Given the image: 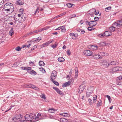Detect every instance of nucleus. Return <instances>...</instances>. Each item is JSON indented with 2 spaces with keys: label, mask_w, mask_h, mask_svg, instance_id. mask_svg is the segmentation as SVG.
Masks as SVG:
<instances>
[{
  "label": "nucleus",
  "mask_w": 122,
  "mask_h": 122,
  "mask_svg": "<svg viewBox=\"0 0 122 122\" xmlns=\"http://www.w3.org/2000/svg\"><path fill=\"white\" fill-rule=\"evenodd\" d=\"M93 58L96 59H99L100 57V55L98 54H95L93 56Z\"/></svg>",
  "instance_id": "16"
},
{
  "label": "nucleus",
  "mask_w": 122,
  "mask_h": 122,
  "mask_svg": "<svg viewBox=\"0 0 122 122\" xmlns=\"http://www.w3.org/2000/svg\"><path fill=\"white\" fill-rule=\"evenodd\" d=\"M61 16L60 15V14L59 15H57V16H56V17H55L53 19H57V18H58L59 17H60Z\"/></svg>",
  "instance_id": "60"
},
{
  "label": "nucleus",
  "mask_w": 122,
  "mask_h": 122,
  "mask_svg": "<svg viewBox=\"0 0 122 122\" xmlns=\"http://www.w3.org/2000/svg\"><path fill=\"white\" fill-rule=\"evenodd\" d=\"M73 5V4H72L71 3H68L67 4V6L68 7L70 8L71 7H72V5Z\"/></svg>",
  "instance_id": "41"
},
{
  "label": "nucleus",
  "mask_w": 122,
  "mask_h": 122,
  "mask_svg": "<svg viewBox=\"0 0 122 122\" xmlns=\"http://www.w3.org/2000/svg\"><path fill=\"white\" fill-rule=\"evenodd\" d=\"M104 36V34H101L99 35V36L100 37H103V36Z\"/></svg>",
  "instance_id": "62"
},
{
  "label": "nucleus",
  "mask_w": 122,
  "mask_h": 122,
  "mask_svg": "<svg viewBox=\"0 0 122 122\" xmlns=\"http://www.w3.org/2000/svg\"><path fill=\"white\" fill-rule=\"evenodd\" d=\"M57 110L53 108L50 109L48 110L49 112L50 113H54Z\"/></svg>",
  "instance_id": "18"
},
{
  "label": "nucleus",
  "mask_w": 122,
  "mask_h": 122,
  "mask_svg": "<svg viewBox=\"0 0 122 122\" xmlns=\"http://www.w3.org/2000/svg\"><path fill=\"white\" fill-rule=\"evenodd\" d=\"M41 115H42L38 113L37 114L36 117H35L36 114L34 113H32L26 114L25 116V117L26 121H31L32 119H33L38 120L41 119L40 118L41 117Z\"/></svg>",
  "instance_id": "1"
},
{
  "label": "nucleus",
  "mask_w": 122,
  "mask_h": 122,
  "mask_svg": "<svg viewBox=\"0 0 122 122\" xmlns=\"http://www.w3.org/2000/svg\"><path fill=\"white\" fill-rule=\"evenodd\" d=\"M75 70L76 71L75 72V77L77 78L78 76V71L77 67L75 68Z\"/></svg>",
  "instance_id": "25"
},
{
  "label": "nucleus",
  "mask_w": 122,
  "mask_h": 122,
  "mask_svg": "<svg viewBox=\"0 0 122 122\" xmlns=\"http://www.w3.org/2000/svg\"><path fill=\"white\" fill-rule=\"evenodd\" d=\"M110 65H115L117 64L118 62L117 61H112L109 62Z\"/></svg>",
  "instance_id": "11"
},
{
  "label": "nucleus",
  "mask_w": 122,
  "mask_h": 122,
  "mask_svg": "<svg viewBox=\"0 0 122 122\" xmlns=\"http://www.w3.org/2000/svg\"><path fill=\"white\" fill-rule=\"evenodd\" d=\"M28 87L32 88L36 90H38L39 88L35 86L32 84H30L28 86Z\"/></svg>",
  "instance_id": "12"
},
{
  "label": "nucleus",
  "mask_w": 122,
  "mask_h": 122,
  "mask_svg": "<svg viewBox=\"0 0 122 122\" xmlns=\"http://www.w3.org/2000/svg\"><path fill=\"white\" fill-rule=\"evenodd\" d=\"M29 71V73L33 75H35L36 74V73L35 71L32 70H31V69Z\"/></svg>",
  "instance_id": "14"
},
{
  "label": "nucleus",
  "mask_w": 122,
  "mask_h": 122,
  "mask_svg": "<svg viewBox=\"0 0 122 122\" xmlns=\"http://www.w3.org/2000/svg\"><path fill=\"white\" fill-rule=\"evenodd\" d=\"M24 10L23 9H21L20 10L19 12L20 14H23Z\"/></svg>",
  "instance_id": "47"
},
{
  "label": "nucleus",
  "mask_w": 122,
  "mask_h": 122,
  "mask_svg": "<svg viewBox=\"0 0 122 122\" xmlns=\"http://www.w3.org/2000/svg\"><path fill=\"white\" fill-rule=\"evenodd\" d=\"M101 54L102 55V56H107V53H105L104 52H101Z\"/></svg>",
  "instance_id": "40"
},
{
  "label": "nucleus",
  "mask_w": 122,
  "mask_h": 122,
  "mask_svg": "<svg viewBox=\"0 0 122 122\" xmlns=\"http://www.w3.org/2000/svg\"><path fill=\"white\" fill-rule=\"evenodd\" d=\"M31 69V68L30 67H24V70H29Z\"/></svg>",
  "instance_id": "39"
},
{
  "label": "nucleus",
  "mask_w": 122,
  "mask_h": 122,
  "mask_svg": "<svg viewBox=\"0 0 122 122\" xmlns=\"http://www.w3.org/2000/svg\"><path fill=\"white\" fill-rule=\"evenodd\" d=\"M102 104V102L101 100L100 99L98 101L97 104V106L99 107V106L101 105Z\"/></svg>",
  "instance_id": "29"
},
{
  "label": "nucleus",
  "mask_w": 122,
  "mask_h": 122,
  "mask_svg": "<svg viewBox=\"0 0 122 122\" xmlns=\"http://www.w3.org/2000/svg\"><path fill=\"white\" fill-rule=\"evenodd\" d=\"M115 28H116L115 26V27L112 26L110 27L109 29V30H110L109 31L111 32H113L115 30Z\"/></svg>",
  "instance_id": "13"
},
{
  "label": "nucleus",
  "mask_w": 122,
  "mask_h": 122,
  "mask_svg": "<svg viewBox=\"0 0 122 122\" xmlns=\"http://www.w3.org/2000/svg\"><path fill=\"white\" fill-rule=\"evenodd\" d=\"M102 45L104 46H107V44H106L105 42H102L101 43Z\"/></svg>",
  "instance_id": "57"
},
{
  "label": "nucleus",
  "mask_w": 122,
  "mask_h": 122,
  "mask_svg": "<svg viewBox=\"0 0 122 122\" xmlns=\"http://www.w3.org/2000/svg\"><path fill=\"white\" fill-rule=\"evenodd\" d=\"M92 10L93 11H94V12H95V14L96 15L98 14L99 13V12L98 11L97 12H96V10L95 9H92V10H91L90 11H92Z\"/></svg>",
  "instance_id": "34"
},
{
  "label": "nucleus",
  "mask_w": 122,
  "mask_h": 122,
  "mask_svg": "<svg viewBox=\"0 0 122 122\" xmlns=\"http://www.w3.org/2000/svg\"><path fill=\"white\" fill-rule=\"evenodd\" d=\"M57 45L56 44H55L51 45V46L52 48H55L56 47Z\"/></svg>",
  "instance_id": "45"
},
{
  "label": "nucleus",
  "mask_w": 122,
  "mask_h": 122,
  "mask_svg": "<svg viewBox=\"0 0 122 122\" xmlns=\"http://www.w3.org/2000/svg\"><path fill=\"white\" fill-rule=\"evenodd\" d=\"M102 64L106 67H107L110 66V63L106 60H104L103 61Z\"/></svg>",
  "instance_id": "7"
},
{
  "label": "nucleus",
  "mask_w": 122,
  "mask_h": 122,
  "mask_svg": "<svg viewBox=\"0 0 122 122\" xmlns=\"http://www.w3.org/2000/svg\"><path fill=\"white\" fill-rule=\"evenodd\" d=\"M41 97L43 98L44 99H45L46 98V96L45 94H42L41 95Z\"/></svg>",
  "instance_id": "53"
},
{
  "label": "nucleus",
  "mask_w": 122,
  "mask_h": 122,
  "mask_svg": "<svg viewBox=\"0 0 122 122\" xmlns=\"http://www.w3.org/2000/svg\"><path fill=\"white\" fill-rule=\"evenodd\" d=\"M111 7L110 6L108 7H107L105 9V10L106 12H109V10L111 9Z\"/></svg>",
  "instance_id": "33"
},
{
  "label": "nucleus",
  "mask_w": 122,
  "mask_h": 122,
  "mask_svg": "<svg viewBox=\"0 0 122 122\" xmlns=\"http://www.w3.org/2000/svg\"><path fill=\"white\" fill-rule=\"evenodd\" d=\"M15 49L18 51H19L21 50V48L19 46H18L15 48Z\"/></svg>",
  "instance_id": "43"
},
{
  "label": "nucleus",
  "mask_w": 122,
  "mask_h": 122,
  "mask_svg": "<svg viewBox=\"0 0 122 122\" xmlns=\"http://www.w3.org/2000/svg\"><path fill=\"white\" fill-rule=\"evenodd\" d=\"M60 122H67V120L65 118H62L60 119Z\"/></svg>",
  "instance_id": "27"
},
{
  "label": "nucleus",
  "mask_w": 122,
  "mask_h": 122,
  "mask_svg": "<svg viewBox=\"0 0 122 122\" xmlns=\"http://www.w3.org/2000/svg\"><path fill=\"white\" fill-rule=\"evenodd\" d=\"M110 71L111 73H113L115 72L119 73V72L122 71V68L120 67H114L112 69L110 70Z\"/></svg>",
  "instance_id": "2"
},
{
  "label": "nucleus",
  "mask_w": 122,
  "mask_h": 122,
  "mask_svg": "<svg viewBox=\"0 0 122 122\" xmlns=\"http://www.w3.org/2000/svg\"><path fill=\"white\" fill-rule=\"evenodd\" d=\"M5 11H7L8 12H9V13H10V11H11V10H10V9H9L7 8H5H5L4 9Z\"/></svg>",
  "instance_id": "42"
},
{
  "label": "nucleus",
  "mask_w": 122,
  "mask_h": 122,
  "mask_svg": "<svg viewBox=\"0 0 122 122\" xmlns=\"http://www.w3.org/2000/svg\"><path fill=\"white\" fill-rule=\"evenodd\" d=\"M16 3L18 5H21L24 4V3L21 0H18L16 1Z\"/></svg>",
  "instance_id": "24"
},
{
  "label": "nucleus",
  "mask_w": 122,
  "mask_h": 122,
  "mask_svg": "<svg viewBox=\"0 0 122 122\" xmlns=\"http://www.w3.org/2000/svg\"><path fill=\"white\" fill-rule=\"evenodd\" d=\"M21 21L22 22L24 21L25 19V17H21Z\"/></svg>",
  "instance_id": "59"
},
{
  "label": "nucleus",
  "mask_w": 122,
  "mask_h": 122,
  "mask_svg": "<svg viewBox=\"0 0 122 122\" xmlns=\"http://www.w3.org/2000/svg\"><path fill=\"white\" fill-rule=\"evenodd\" d=\"M117 78L119 80H121L122 79V76H119L117 77Z\"/></svg>",
  "instance_id": "61"
},
{
  "label": "nucleus",
  "mask_w": 122,
  "mask_h": 122,
  "mask_svg": "<svg viewBox=\"0 0 122 122\" xmlns=\"http://www.w3.org/2000/svg\"><path fill=\"white\" fill-rule=\"evenodd\" d=\"M93 26L88 27L87 28L88 30L89 31H91L92 30H94V29H93Z\"/></svg>",
  "instance_id": "36"
},
{
  "label": "nucleus",
  "mask_w": 122,
  "mask_h": 122,
  "mask_svg": "<svg viewBox=\"0 0 122 122\" xmlns=\"http://www.w3.org/2000/svg\"><path fill=\"white\" fill-rule=\"evenodd\" d=\"M91 49L93 50H96L97 49V46L95 45L94 46L92 45L91 46Z\"/></svg>",
  "instance_id": "26"
},
{
  "label": "nucleus",
  "mask_w": 122,
  "mask_h": 122,
  "mask_svg": "<svg viewBox=\"0 0 122 122\" xmlns=\"http://www.w3.org/2000/svg\"><path fill=\"white\" fill-rule=\"evenodd\" d=\"M50 27L49 26H46L45 27L43 28L40 30V32L41 31L45 30H46L48 28H49Z\"/></svg>",
  "instance_id": "31"
},
{
  "label": "nucleus",
  "mask_w": 122,
  "mask_h": 122,
  "mask_svg": "<svg viewBox=\"0 0 122 122\" xmlns=\"http://www.w3.org/2000/svg\"><path fill=\"white\" fill-rule=\"evenodd\" d=\"M93 90L92 87H89L87 89V92H90V93H92L93 92Z\"/></svg>",
  "instance_id": "19"
},
{
  "label": "nucleus",
  "mask_w": 122,
  "mask_h": 122,
  "mask_svg": "<svg viewBox=\"0 0 122 122\" xmlns=\"http://www.w3.org/2000/svg\"><path fill=\"white\" fill-rule=\"evenodd\" d=\"M5 7L7 8H8L10 9L11 10V11H13L14 10V7L13 5L11 3H7L5 4Z\"/></svg>",
  "instance_id": "3"
},
{
  "label": "nucleus",
  "mask_w": 122,
  "mask_h": 122,
  "mask_svg": "<svg viewBox=\"0 0 122 122\" xmlns=\"http://www.w3.org/2000/svg\"><path fill=\"white\" fill-rule=\"evenodd\" d=\"M39 8H37V9H36V10L35 11V13L34 14V15H36V13H38L39 12Z\"/></svg>",
  "instance_id": "52"
},
{
  "label": "nucleus",
  "mask_w": 122,
  "mask_h": 122,
  "mask_svg": "<svg viewBox=\"0 0 122 122\" xmlns=\"http://www.w3.org/2000/svg\"><path fill=\"white\" fill-rule=\"evenodd\" d=\"M84 54L85 55L88 56H90L92 54V52L90 50H86L84 51Z\"/></svg>",
  "instance_id": "6"
},
{
  "label": "nucleus",
  "mask_w": 122,
  "mask_h": 122,
  "mask_svg": "<svg viewBox=\"0 0 122 122\" xmlns=\"http://www.w3.org/2000/svg\"><path fill=\"white\" fill-rule=\"evenodd\" d=\"M44 44L45 46H47L49 45L50 44L49 42V41L46 42L45 43H44Z\"/></svg>",
  "instance_id": "51"
},
{
  "label": "nucleus",
  "mask_w": 122,
  "mask_h": 122,
  "mask_svg": "<svg viewBox=\"0 0 122 122\" xmlns=\"http://www.w3.org/2000/svg\"><path fill=\"white\" fill-rule=\"evenodd\" d=\"M57 77L56 72L55 70L53 71L52 72L51 76V79H55Z\"/></svg>",
  "instance_id": "4"
},
{
  "label": "nucleus",
  "mask_w": 122,
  "mask_h": 122,
  "mask_svg": "<svg viewBox=\"0 0 122 122\" xmlns=\"http://www.w3.org/2000/svg\"><path fill=\"white\" fill-rule=\"evenodd\" d=\"M66 53L68 55H69L71 54V53H70V51L69 50H68L67 51Z\"/></svg>",
  "instance_id": "58"
},
{
  "label": "nucleus",
  "mask_w": 122,
  "mask_h": 122,
  "mask_svg": "<svg viewBox=\"0 0 122 122\" xmlns=\"http://www.w3.org/2000/svg\"><path fill=\"white\" fill-rule=\"evenodd\" d=\"M93 21H91L89 22L88 21H86V23H87L86 24H88L89 26H93Z\"/></svg>",
  "instance_id": "17"
},
{
  "label": "nucleus",
  "mask_w": 122,
  "mask_h": 122,
  "mask_svg": "<svg viewBox=\"0 0 122 122\" xmlns=\"http://www.w3.org/2000/svg\"><path fill=\"white\" fill-rule=\"evenodd\" d=\"M91 94V93H90V92H87L86 93V96L87 97H89Z\"/></svg>",
  "instance_id": "56"
},
{
  "label": "nucleus",
  "mask_w": 122,
  "mask_h": 122,
  "mask_svg": "<svg viewBox=\"0 0 122 122\" xmlns=\"http://www.w3.org/2000/svg\"><path fill=\"white\" fill-rule=\"evenodd\" d=\"M4 3L3 0H0V8H1Z\"/></svg>",
  "instance_id": "37"
},
{
  "label": "nucleus",
  "mask_w": 122,
  "mask_h": 122,
  "mask_svg": "<svg viewBox=\"0 0 122 122\" xmlns=\"http://www.w3.org/2000/svg\"><path fill=\"white\" fill-rule=\"evenodd\" d=\"M88 101L90 104V105H91L92 104V100H91L90 99H88Z\"/></svg>",
  "instance_id": "46"
},
{
  "label": "nucleus",
  "mask_w": 122,
  "mask_h": 122,
  "mask_svg": "<svg viewBox=\"0 0 122 122\" xmlns=\"http://www.w3.org/2000/svg\"><path fill=\"white\" fill-rule=\"evenodd\" d=\"M97 96L95 95V97H94L93 98V100L94 103L96 102L97 101Z\"/></svg>",
  "instance_id": "32"
},
{
  "label": "nucleus",
  "mask_w": 122,
  "mask_h": 122,
  "mask_svg": "<svg viewBox=\"0 0 122 122\" xmlns=\"http://www.w3.org/2000/svg\"><path fill=\"white\" fill-rule=\"evenodd\" d=\"M106 97L108 99L109 102L110 103L112 101V99L111 98L110 96L109 95H107L106 96Z\"/></svg>",
  "instance_id": "38"
},
{
  "label": "nucleus",
  "mask_w": 122,
  "mask_h": 122,
  "mask_svg": "<svg viewBox=\"0 0 122 122\" xmlns=\"http://www.w3.org/2000/svg\"><path fill=\"white\" fill-rule=\"evenodd\" d=\"M60 114L65 117H68L70 116L69 114L67 113H63Z\"/></svg>",
  "instance_id": "15"
},
{
  "label": "nucleus",
  "mask_w": 122,
  "mask_h": 122,
  "mask_svg": "<svg viewBox=\"0 0 122 122\" xmlns=\"http://www.w3.org/2000/svg\"><path fill=\"white\" fill-rule=\"evenodd\" d=\"M93 26L94 27L97 24V22L94 21H93Z\"/></svg>",
  "instance_id": "54"
},
{
  "label": "nucleus",
  "mask_w": 122,
  "mask_h": 122,
  "mask_svg": "<svg viewBox=\"0 0 122 122\" xmlns=\"http://www.w3.org/2000/svg\"><path fill=\"white\" fill-rule=\"evenodd\" d=\"M20 118V114H18L15 115L12 118V120L14 121H15L17 120Z\"/></svg>",
  "instance_id": "8"
},
{
  "label": "nucleus",
  "mask_w": 122,
  "mask_h": 122,
  "mask_svg": "<svg viewBox=\"0 0 122 122\" xmlns=\"http://www.w3.org/2000/svg\"><path fill=\"white\" fill-rule=\"evenodd\" d=\"M40 71L41 72L44 73L46 72V71L44 69L42 68H40Z\"/></svg>",
  "instance_id": "44"
},
{
  "label": "nucleus",
  "mask_w": 122,
  "mask_h": 122,
  "mask_svg": "<svg viewBox=\"0 0 122 122\" xmlns=\"http://www.w3.org/2000/svg\"><path fill=\"white\" fill-rule=\"evenodd\" d=\"M41 37H39L37 38H36V40H34V41L35 42H39L40 40H41Z\"/></svg>",
  "instance_id": "30"
},
{
  "label": "nucleus",
  "mask_w": 122,
  "mask_h": 122,
  "mask_svg": "<svg viewBox=\"0 0 122 122\" xmlns=\"http://www.w3.org/2000/svg\"><path fill=\"white\" fill-rule=\"evenodd\" d=\"M61 31L62 32H65L66 30V29L64 26H61Z\"/></svg>",
  "instance_id": "28"
},
{
  "label": "nucleus",
  "mask_w": 122,
  "mask_h": 122,
  "mask_svg": "<svg viewBox=\"0 0 122 122\" xmlns=\"http://www.w3.org/2000/svg\"><path fill=\"white\" fill-rule=\"evenodd\" d=\"M99 18L97 17H95L94 18V19L95 21H97L98 20Z\"/></svg>",
  "instance_id": "63"
},
{
  "label": "nucleus",
  "mask_w": 122,
  "mask_h": 122,
  "mask_svg": "<svg viewBox=\"0 0 122 122\" xmlns=\"http://www.w3.org/2000/svg\"><path fill=\"white\" fill-rule=\"evenodd\" d=\"M116 84L118 85L122 86V81L117 82Z\"/></svg>",
  "instance_id": "49"
},
{
  "label": "nucleus",
  "mask_w": 122,
  "mask_h": 122,
  "mask_svg": "<svg viewBox=\"0 0 122 122\" xmlns=\"http://www.w3.org/2000/svg\"><path fill=\"white\" fill-rule=\"evenodd\" d=\"M76 16V15L75 14H73L71 15V16L70 17V18L71 19L73 18L74 17Z\"/></svg>",
  "instance_id": "64"
},
{
  "label": "nucleus",
  "mask_w": 122,
  "mask_h": 122,
  "mask_svg": "<svg viewBox=\"0 0 122 122\" xmlns=\"http://www.w3.org/2000/svg\"><path fill=\"white\" fill-rule=\"evenodd\" d=\"M57 92L58 93L62 95L63 94H64L62 92V91H61L60 90H59V91H58V92Z\"/></svg>",
  "instance_id": "50"
},
{
  "label": "nucleus",
  "mask_w": 122,
  "mask_h": 122,
  "mask_svg": "<svg viewBox=\"0 0 122 122\" xmlns=\"http://www.w3.org/2000/svg\"><path fill=\"white\" fill-rule=\"evenodd\" d=\"M86 86V85L82 84L79 87V90L78 93H81L84 90L85 87Z\"/></svg>",
  "instance_id": "5"
},
{
  "label": "nucleus",
  "mask_w": 122,
  "mask_h": 122,
  "mask_svg": "<svg viewBox=\"0 0 122 122\" xmlns=\"http://www.w3.org/2000/svg\"><path fill=\"white\" fill-rule=\"evenodd\" d=\"M71 84V82L68 81L67 82H65L62 85V86L63 87H65L70 85Z\"/></svg>",
  "instance_id": "10"
},
{
  "label": "nucleus",
  "mask_w": 122,
  "mask_h": 122,
  "mask_svg": "<svg viewBox=\"0 0 122 122\" xmlns=\"http://www.w3.org/2000/svg\"><path fill=\"white\" fill-rule=\"evenodd\" d=\"M48 117L51 119H53L54 118V117L53 116L51 115H49Z\"/></svg>",
  "instance_id": "55"
},
{
  "label": "nucleus",
  "mask_w": 122,
  "mask_h": 122,
  "mask_svg": "<svg viewBox=\"0 0 122 122\" xmlns=\"http://www.w3.org/2000/svg\"><path fill=\"white\" fill-rule=\"evenodd\" d=\"M39 65L41 66H43L45 65L44 62L42 61H39Z\"/></svg>",
  "instance_id": "22"
},
{
  "label": "nucleus",
  "mask_w": 122,
  "mask_h": 122,
  "mask_svg": "<svg viewBox=\"0 0 122 122\" xmlns=\"http://www.w3.org/2000/svg\"><path fill=\"white\" fill-rule=\"evenodd\" d=\"M104 36H109L112 35V33L109 31H106L104 33Z\"/></svg>",
  "instance_id": "9"
},
{
  "label": "nucleus",
  "mask_w": 122,
  "mask_h": 122,
  "mask_svg": "<svg viewBox=\"0 0 122 122\" xmlns=\"http://www.w3.org/2000/svg\"><path fill=\"white\" fill-rule=\"evenodd\" d=\"M54 79H51V81L56 86H58L59 85V83L57 81L54 80Z\"/></svg>",
  "instance_id": "21"
},
{
  "label": "nucleus",
  "mask_w": 122,
  "mask_h": 122,
  "mask_svg": "<svg viewBox=\"0 0 122 122\" xmlns=\"http://www.w3.org/2000/svg\"><path fill=\"white\" fill-rule=\"evenodd\" d=\"M53 89H55L57 92H58V91H59V89L56 87H53Z\"/></svg>",
  "instance_id": "48"
},
{
  "label": "nucleus",
  "mask_w": 122,
  "mask_h": 122,
  "mask_svg": "<svg viewBox=\"0 0 122 122\" xmlns=\"http://www.w3.org/2000/svg\"><path fill=\"white\" fill-rule=\"evenodd\" d=\"M58 61L60 62H63L65 60V59L62 57H59L58 59Z\"/></svg>",
  "instance_id": "20"
},
{
  "label": "nucleus",
  "mask_w": 122,
  "mask_h": 122,
  "mask_svg": "<svg viewBox=\"0 0 122 122\" xmlns=\"http://www.w3.org/2000/svg\"><path fill=\"white\" fill-rule=\"evenodd\" d=\"M9 33L11 36H12L13 34L14 33V32L13 31V28H11L9 32Z\"/></svg>",
  "instance_id": "23"
},
{
  "label": "nucleus",
  "mask_w": 122,
  "mask_h": 122,
  "mask_svg": "<svg viewBox=\"0 0 122 122\" xmlns=\"http://www.w3.org/2000/svg\"><path fill=\"white\" fill-rule=\"evenodd\" d=\"M47 116L46 114H44L43 115H42L41 117L40 118V119H42L45 118Z\"/></svg>",
  "instance_id": "35"
}]
</instances>
